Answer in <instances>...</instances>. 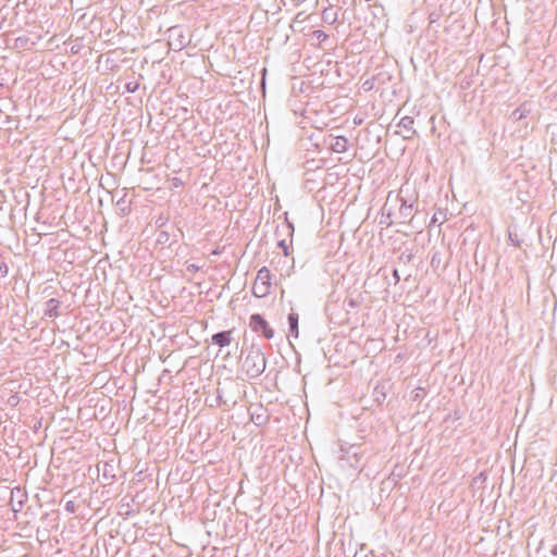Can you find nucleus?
Instances as JSON below:
<instances>
[{
  "mask_svg": "<svg viewBox=\"0 0 557 557\" xmlns=\"http://www.w3.org/2000/svg\"><path fill=\"white\" fill-rule=\"evenodd\" d=\"M267 359L260 346L251 344L242 362V371L248 379L259 377L265 370Z\"/></svg>",
  "mask_w": 557,
  "mask_h": 557,
  "instance_id": "f257e3e1",
  "label": "nucleus"
},
{
  "mask_svg": "<svg viewBox=\"0 0 557 557\" xmlns=\"http://www.w3.org/2000/svg\"><path fill=\"white\" fill-rule=\"evenodd\" d=\"M403 193V189H400V193L398 195L393 196L392 201L399 205L398 214H397V223L405 224L408 223L412 227H416L414 225V213L418 212V209L414 208V201H408L405 199L400 194Z\"/></svg>",
  "mask_w": 557,
  "mask_h": 557,
  "instance_id": "f03ea898",
  "label": "nucleus"
},
{
  "mask_svg": "<svg viewBox=\"0 0 557 557\" xmlns=\"http://www.w3.org/2000/svg\"><path fill=\"white\" fill-rule=\"evenodd\" d=\"M190 42L184 26L175 25L168 29V44L171 50L181 51Z\"/></svg>",
  "mask_w": 557,
  "mask_h": 557,
  "instance_id": "7ed1b4c3",
  "label": "nucleus"
},
{
  "mask_svg": "<svg viewBox=\"0 0 557 557\" xmlns=\"http://www.w3.org/2000/svg\"><path fill=\"white\" fill-rule=\"evenodd\" d=\"M271 272L267 267H262L258 273L256 281L252 286V294L255 297L262 298L265 297L270 293V283Z\"/></svg>",
  "mask_w": 557,
  "mask_h": 557,
  "instance_id": "20e7f679",
  "label": "nucleus"
},
{
  "mask_svg": "<svg viewBox=\"0 0 557 557\" xmlns=\"http://www.w3.org/2000/svg\"><path fill=\"white\" fill-rule=\"evenodd\" d=\"M249 326L255 333L261 334L267 339H271L274 336V330L260 313L250 315Z\"/></svg>",
  "mask_w": 557,
  "mask_h": 557,
  "instance_id": "39448f33",
  "label": "nucleus"
},
{
  "mask_svg": "<svg viewBox=\"0 0 557 557\" xmlns=\"http://www.w3.org/2000/svg\"><path fill=\"white\" fill-rule=\"evenodd\" d=\"M27 499V495L23 493L20 486H15L11 490L10 507L14 513L20 512L23 509L24 503Z\"/></svg>",
  "mask_w": 557,
  "mask_h": 557,
  "instance_id": "423d86ee",
  "label": "nucleus"
},
{
  "mask_svg": "<svg viewBox=\"0 0 557 557\" xmlns=\"http://www.w3.org/2000/svg\"><path fill=\"white\" fill-rule=\"evenodd\" d=\"M393 198V193L391 191L387 196L386 202L384 203L382 208V214L379 221L380 225H383L385 227H389L394 224L393 216V206L391 205Z\"/></svg>",
  "mask_w": 557,
  "mask_h": 557,
  "instance_id": "0eeeda50",
  "label": "nucleus"
},
{
  "mask_svg": "<svg viewBox=\"0 0 557 557\" xmlns=\"http://www.w3.org/2000/svg\"><path fill=\"white\" fill-rule=\"evenodd\" d=\"M60 308L61 301L57 298H50L45 302L44 314L47 318L55 319L62 314Z\"/></svg>",
  "mask_w": 557,
  "mask_h": 557,
  "instance_id": "6e6552de",
  "label": "nucleus"
},
{
  "mask_svg": "<svg viewBox=\"0 0 557 557\" xmlns=\"http://www.w3.org/2000/svg\"><path fill=\"white\" fill-rule=\"evenodd\" d=\"M233 331H221L212 335L211 343L213 345L219 346L220 348H224L228 345H231L233 337H232Z\"/></svg>",
  "mask_w": 557,
  "mask_h": 557,
  "instance_id": "1a4fd4ad",
  "label": "nucleus"
},
{
  "mask_svg": "<svg viewBox=\"0 0 557 557\" xmlns=\"http://www.w3.org/2000/svg\"><path fill=\"white\" fill-rule=\"evenodd\" d=\"M414 120L412 116H403L398 123V126L404 129L403 137L404 139H411L416 135V129L413 128Z\"/></svg>",
  "mask_w": 557,
  "mask_h": 557,
  "instance_id": "9d476101",
  "label": "nucleus"
},
{
  "mask_svg": "<svg viewBox=\"0 0 557 557\" xmlns=\"http://www.w3.org/2000/svg\"><path fill=\"white\" fill-rule=\"evenodd\" d=\"M388 388H389L388 382H379L374 386L373 392H372V397H373V400L377 405H382L385 401Z\"/></svg>",
  "mask_w": 557,
  "mask_h": 557,
  "instance_id": "9b49d317",
  "label": "nucleus"
},
{
  "mask_svg": "<svg viewBox=\"0 0 557 557\" xmlns=\"http://www.w3.org/2000/svg\"><path fill=\"white\" fill-rule=\"evenodd\" d=\"M330 148L336 153H344L348 149V139L344 136L334 137L330 144Z\"/></svg>",
  "mask_w": 557,
  "mask_h": 557,
  "instance_id": "f8f14e48",
  "label": "nucleus"
},
{
  "mask_svg": "<svg viewBox=\"0 0 557 557\" xmlns=\"http://www.w3.org/2000/svg\"><path fill=\"white\" fill-rule=\"evenodd\" d=\"M288 326H289V336L297 338L299 335L298 322L299 315L296 312H290L287 317Z\"/></svg>",
  "mask_w": 557,
  "mask_h": 557,
  "instance_id": "ddd939ff",
  "label": "nucleus"
},
{
  "mask_svg": "<svg viewBox=\"0 0 557 557\" xmlns=\"http://www.w3.org/2000/svg\"><path fill=\"white\" fill-rule=\"evenodd\" d=\"M322 21L326 24L333 25L337 21V11L331 5L325 8L322 12Z\"/></svg>",
  "mask_w": 557,
  "mask_h": 557,
  "instance_id": "4468645a",
  "label": "nucleus"
},
{
  "mask_svg": "<svg viewBox=\"0 0 557 557\" xmlns=\"http://www.w3.org/2000/svg\"><path fill=\"white\" fill-rule=\"evenodd\" d=\"M531 110L527 103H522L520 107L515 109L511 113V119L515 121H519L525 119L530 114Z\"/></svg>",
  "mask_w": 557,
  "mask_h": 557,
  "instance_id": "2eb2a0df",
  "label": "nucleus"
},
{
  "mask_svg": "<svg viewBox=\"0 0 557 557\" xmlns=\"http://www.w3.org/2000/svg\"><path fill=\"white\" fill-rule=\"evenodd\" d=\"M115 206L123 215H127L131 212V202L126 200V193L116 200Z\"/></svg>",
  "mask_w": 557,
  "mask_h": 557,
  "instance_id": "dca6fc26",
  "label": "nucleus"
},
{
  "mask_svg": "<svg viewBox=\"0 0 557 557\" xmlns=\"http://www.w3.org/2000/svg\"><path fill=\"white\" fill-rule=\"evenodd\" d=\"M157 244L161 246H171L173 242L171 240V235L166 231L159 232L157 236Z\"/></svg>",
  "mask_w": 557,
  "mask_h": 557,
  "instance_id": "f3484780",
  "label": "nucleus"
},
{
  "mask_svg": "<svg viewBox=\"0 0 557 557\" xmlns=\"http://www.w3.org/2000/svg\"><path fill=\"white\" fill-rule=\"evenodd\" d=\"M251 421L257 425H263L269 421V416L265 413H251Z\"/></svg>",
  "mask_w": 557,
  "mask_h": 557,
  "instance_id": "a211bd4d",
  "label": "nucleus"
},
{
  "mask_svg": "<svg viewBox=\"0 0 557 557\" xmlns=\"http://www.w3.org/2000/svg\"><path fill=\"white\" fill-rule=\"evenodd\" d=\"M413 259V253L409 250L403 251L398 257V262L403 264H408Z\"/></svg>",
  "mask_w": 557,
  "mask_h": 557,
  "instance_id": "6ab92c4d",
  "label": "nucleus"
},
{
  "mask_svg": "<svg viewBox=\"0 0 557 557\" xmlns=\"http://www.w3.org/2000/svg\"><path fill=\"white\" fill-rule=\"evenodd\" d=\"M102 474L106 479H114L115 474L113 473V467L108 462L103 463Z\"/></svg>",
  "mask_w": 557,
  "mask_h": 557,
  "instance_id": "aec40b11",
  "label": "nucleus"
},
{
  "mask_svg": "<svg viewBox=\"0 0 557 557\" xmlns=\"http://www.w3.org/2000/svg\"><path fill=\"white\" fill-rule=\"evenodd\" d=\"M445 218H446V214L443 211L435 212L431 219L430 225H433L436 223L442 224L443 221L445 220Z\"/></svg>",
  "mask_w": 557,
  "mask_h": 557,
  "instance_id": "412c9836",
  "label": "nucleus"
},
{
  "mask_svg": "<svg viewBox=\"0 0 557 557\" xmlns=\"http://www.w3.org/2000/svg\"><path fill=\"white\" fill-rule=\"evenodd\" d=\"M139 83L138 82H128L125 84V92L134 94L138 90Z\"/></svg>",
  "mask_w": 557,
  "mask_h": 557,
  "instance_id": "4be33fe9",
  "label": "nucleus"
},
{
  "mask_svg": "<svg viewBox=\"0 0 557 557\" xmlns=\"http://www.w3.org/2000/svg\"><path fill=\"white\" fill-rule=\"evenodd\" d=\"M312 36L313 38H315L317 40L319 41H324L329 38L327 34H325L323 30L321 29H317L312 33Z\"/></svg>",
  "mask_w": 557,
  "mask_h": 557,
  "instance_id": "5701e85b",
  "label": "nucleus"
},
{
  "mask_svg": "<svg viewBox=\"0 0 557 557\" xmlns=\"http://www.w3.org/2000/svg\"><path fill=\"white\" fill-rule=\"evenodd\" d=\"M9 273V267L4 260L0 258V278H4Z\"/></svg>",
  "mask_w": 557,
  "mask_h": 557,
  "instance_id": "b1692460",
  "label": "nucleus"
},
{
  "mask_svg": "<svg viewBox=\"0 0 557 557\" xmlns=\"http://www.w3.org/2000/svg\"><path fill=\"white\" fill-rule=\"evenodd\" d=\"M222 404H224L223 396L220 389L216 391V396L214 398V401L210 404L211 407H220Z\"/></svg>",
  "mask_w": 557,
  "mask_h": 557,
  "instance_id": "393cba45",
  "label": "nucleus"
},
{
  "mask_svg": "<svg viewBox=\"0 0 557 557\" xmlns=\"http://www.w3.org/2000/svg\"><path fill=\"white\" fill-rule=\"evenodd\" d=\"M64 509L70 512L74 513L76 511V504L74 500H67L64 505Z\"/></svg>",
  "mask_w": 557,
  "mask_h": 557,
  "instance_id": "a878e982",
  "label": "nucleus"
},
{
  "mask_svg": "<svg viewBox=\"0 0 557 557\" xmlns=\"http://www.w3.org/2000/svg\"><path fill=\"white\" fill-rule=\"evenodd\" d=\"M277 246L283 250L284 252V256H288L289 255V250H288V246H287V243H286V239H280L277 242Z\"/></svg>",
  "mask_w": 557,
  "mask_h": 557,
  "instance_id": "bb28decb",
  "label": "nucleus"
},
{
  "mask_svg": "<svg viewBox=\"0 0 557 557\" xmlns=\"http://www.w3.org/2000/svg\"><path fill=\"white\" fill-rule=\"evenodd\" d=\"M283 231H285L289 236H293L294 234V225L286 221L283 226H282Z\"/></svg>",
  "mask_w": 557,
  "mask_h": 557,
  "instance_id": "cd10ccee",
  "label": "nucleus"
},
{
  "mask_svg": "<svg viewBox=\"0 0 557 557\" xmlns=\"http://www.w3.org/2000/svg\"><path fill=\"white\" fill-rule=\"evenodd\" d=\"M344 304H345V306H347L349 308H357L360 302L357 299L349 298V299H346L344 301Z\"/></svg>",
  "mask_w": 557,
  "mask_h": 557,
  "instance_id": "c85d7f7f",
  "label": "nucleus"
},
{
  "mask_svg": "<svg viewBox=\"0 0 557 557\" xmlns=\"http://www.w3.org/2000/svg\"><path fill=\"white\" fill-rule=\"evenodd\" d=\"M186 270L190 273H196L200 270V267L195 263H186Z\"/></svg>",
  "mask_w": 557,
  "mask_h": 557,
  "instance_id": "c756f323",
  "label": "nucleus"
},
{
  "mask_svg": "<svg viewBox=\"0 0 557 557\" xmlns=\"http://www.w3.org/2000/svg\"><path fill=\"white\" fill-rule=\"evenodd\" d=\"M421 392H423V388L418 387L416 391L412 392V400H418L421 397Z\"/></svg>",
  "mask_w": 557,
  "mask_h": 557,
  "instance_id": "7c9ffc66",
  "label": "nucleus"
},
{
  "mask_svg": "<svg viewBox=\"0 0 557 557\" xmlns=\"http://www.w3.org/2000/svg\"><path fill=\"white\" fill-rule=\"evenodd\" d=\"M82 48H83L82 44H75L71 47V52L74 54L79 53Z\"/></svg>",
  "mask_w": 557,
  "mask_h": 557,
  "instance_id": "2f4dec72",
  "label": "nucleus"
},
{
  "mask_svg": "<svg viewBox=\"0 0 557 557\" xmlns=\"http://www.w3.org/2000/svg\"><path fill=\"white\" fill-rule=\"evenodd\" d=\"M172 185H173L174 187H180V186H182V185H183V181H182L181 178H178V177H174V178L172 180Z\"/></svg>",
  "mask_w": 557,
  "mask_h": 557,
  "instance_id": "473e14b6",
  "label": "nucleus"
},
{
  "mask_svg": "<svg viewBox=\"0 0 557 557\" xmlns=\"http://www.w3.org/2000/svg\"><path fill=\"white\" fill-rule=\"evenodd\" d=\"M393 277H394V283H395V284L399 283V281H400V276H399V273H398V270H397V269H394V270H393Z\"/></svg>",
  "mask_w": 557,
  "mask_h": 557,
  "instance_id": "72a5a7b5",
  "label": "nucleus"
},
{
  "mask_svg": "<svg viewBox=\"0 0 557 557\" xmlns=\"http://www.w3.org/2000/svg\"><path fill=\"white\" fill-rule=\"evenodd\" d=\"M550 555L554 557H557V544L553 546V548L550 550Z\"/></svg>",
  "mask_w": 557,
  "mask_h": 557,
  "instance_id": "f704fd0d",
  "label": "nucleus"
},
{
  "mask_svg": "<svg viewBox=\"0 0 557 557\" xmlns=\"http://www.w3.org/2000/svg\"><path fill=\"white\" fill-rule=\"evenodd\" d=\"M221 252H222V251H221V249H220V248H215L214 250H212V252H211V253H212V255H214V256H219V255H221Z\"/></svg>",
  "mask_w": 557,
  "mask_h": 557,
  "instance_id": "c9c22d12",
  "label": "nucleus"
},
{
  "mask_svg": "<svg viewBox=\"0 0 557 557\" xmlns=\"http://www.w3.org/2000/svg\"><path fill=\"white\" fill-rule=\"evenodd\" d=\"M41 426V421H38L37 424H35L34 429L38 430Z\"/></svg>",
  "mask_w": 557,
  "mask_h": 557,
  "instance_id": "e433bc0d",
  "label": "nucleus"
},
{
  "mask_svg": "<svg viewBox=\"0 0 557 557\" xmlns=\"http://www.w3.org/2000/svg\"><path fill=\"white\" fill-rule=\"evenodd\" d=\"M363 86H364V88H366V89H370V88H371V86H370V83H369V82H364V85H363Z\"/></svg>",
  "mask_w": 557,
  "mask_h": 557,
  "instance_id": "4c0bfd02",
  "label": "nucleus"
},
{
  "mask_svg": "<svg viewBox=\"0 0 557 557\" xmlns=\"http://www.w3.org/2000/svg\"><path fill=\"white\" fill-rule=\"evenodd\" d=\"M363 86H364V88H366V89H370V88H371V86H370V83H369V82H364V85H363Z\"/></svg>",
  "mask_w": 557,
  "mask_h": 557,
  "instance_id": "58836bf2",
  "label": "nucleus"
},
{
  "mask_svg": "<svg viewBox=\"0 0 557 557\" xmlns=\"http://www.w3.org/2000/svg\"><path fill=\"white\" fill-rule=\"evenodd\" d=\"M355 123L356 124H361V120L360 121L359 120H355Z\"/></svg>",
  "mask_w": 557,
  "mask_h": 557,
  "instance_id": "ea45409f",
  "label": "nucleus"
},
{
  "mask_svg": "<svg viewBox=\"0 0 557 557\" xmlns=\"http://www.w3.org/2000/svg\"><path fill=\"white\" fill-rule=\"evenodd\" d=\"M355 123L356 124H361V120L360 121L359 120H355Z\"/></svg>",
  "mask_w": 557,
  "mask_h": 557,
  "instance_id": "a19ab883",
  "label": "nucleus"
},
{
  "mask_svg": "<svg viewBox=\"0 0 557 557\" xmlns=\"http://www.w3.org/2000/svg\"><path fill=\"white\" fill-rule=\"evenodd\" d=\"M14 398H16V397H15V396H11V398H10V399H12V403H15V399H14Z\"/></svg>",
  "mask_w": 557,
  "mask_h": 557,
  "instance_id": "79ce46f5",
  "label": "nucleus"
},
{
  "mask_svg": "<svg viewBox=\"0 0 557 557\" xmlns=\"http://www.w3.org/2000/svg\"><path fill=\"white\" fill-rule=\"evenodd\" d=\"M14 398H16V397H15V396H11V398H10V399H12V403H15V399H14Z\"/></svg>",
  "mask_w": 557,
  "mask_h": 557,
  "instance_id": "37998d69",
  "label": "nucleus"
}]
</instances>
